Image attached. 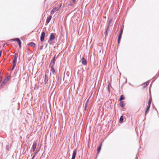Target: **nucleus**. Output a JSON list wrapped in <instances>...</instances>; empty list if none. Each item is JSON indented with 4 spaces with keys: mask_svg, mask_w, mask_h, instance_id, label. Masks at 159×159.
Instances as JSON below:
<instances>
[{
    "mask_svg": "<svg viewBox=\"0 0 159 159\" xmlns=\"http://www.w3.org/2000/svg\"><path fill=\"white\" fill-rule=\"evenodd\" d=\"M55 38V34L53 33H51L50 35L49 39L48 41V43L50 44H51L52 43L51 42L53 40H54Z\"/></svg>",
    "mask_w": 159,
    "mask_h": 159,
    "instance_id": "nucleus-1",
    "label": "nucleus"
},
{
    "mask_svg": "<svg viewBox=\"0 0 159 159\" xmlns=\"http://www.w3.org/2000/svg\"><path fill=\"white\" fill-rule=\"evenodd\" d=\"M45 33L44 30H43L40 37V40L41 42H42L44 41L45 38Z\"/></svg>",
    "mask_w": 159,
    "mask_h": 159,
    "instance_id": "nucleus-2",
    "label": "nucleus"
},
{
    "mask_svg": "<svg viewBox=\"0 0 159 159\" xmlns=\"http://www.w3.org/2000/svg\"><path fill=\"white\" fill-rule=\"evenodd\" d=\"M56 61V54H55L53 58L52 59L49 65H55V63Z\"/></svg>",
    "mask_w": 159,
    "mask_h": 159,
    "instance_id": "nucleus-3",
    "label": "nucleus"
},
{
    "mask_svg": "<svg viewBox=\"0 0 159 159\" xmlns=\"http://www.w3.org/2000/svg\"><path fill=\"white\" fill-rule=\"evenodd\" d=\"M77 153V150L76 149H75L73 151L72 154V157H71V159H75V156L76 154Z\"/></svg>",
    "mask_w": 159,
    "mask_h": 159,
    "instance_id": "nucleus-4",
    "label": "nucleus"
},
{
    "mask_svg": "<svg viewBox=\"0 0 159 159\" xmlns=\"http://www.w3.org/2000/svg\"><path fill=\"white\" fill-rule=\"evenodd\" d=\"M81 60L82 63L83 65L86 66L87 65V60L85 59L84 57H82Z\"/></svg>",
    "mask_w": 159,
    "mask_h": 159,
    "instance_id": "nucleus-5",
    "label": "nucleus"
},
{
    "mask_svg": "<svg viewBox=\"0 0 159 159\" xmlns=\"http://www.w3.org/2000/svg\"><path fill=\"white\" fill-rule=\"evenodd\" d=\"M55 65H49V67L51 68V71H52L53 75H55V70L53 68Z\"/></svg>",
    "mask_w": 159,
    "mask_h": 159,
    "instance_id": "nucleus-6",
    "label": "nucleus"
},
{
    "mask_svg": "<svg viewBox=\"0 0 159 159\" xmlns=\"http://www.w3.org/2000/svg\"><path fill=\"white\" fill-rule=\"evenodd\" d=\"M60 7H59L58 8H57V7H55L54 8H53L51 10V14H53L55 12V11L57 10V11H58L59 10V9Z\"/></svg>",
    "mask_w": 159,
    "mask_h": 159,
    "instance_id": "nucleus-7",
    "label": "nucleus"
},
{
    "mask_svg": "<svg viewBox=\"0 0 159 159\" xmlns=\"http://www.w3.org/2000/svg\"><path fill=\"white\" fill-rule=\"evenodd\" d=\"M150 107V106L148 105L146 108V110L145 111V114L146 116L149 111V109Z\"/></svg>",
    "mask_w": 159,
    "mask_h": 159,
    "instance_id": "nucleus-8",
    "label": "nucleus"
},
{
    "mask_svg": "<svg viewBox=\"0 0 159 159\" xmlns=\"http://www.w3.org/2000/svg\"><path fill=\"white\" fill-rule=\"evenodd\" d=\"M37 143L36 142H34L32 146V151L34 152L35 151V150L36 148V146H37Z\"/></svg>",
    "mask_w": 159,
    "mask_h": 159,
    "instance_id": "nucleus-9",
    "label": "nucleus"
},
{
    "mask_svg": "<svg viewBox=\"0 0 159 159\" xmlns=\"http://www.w3.org/2000/svg\"><path fill=\"white\" fill-rule=\"evenodd\" d=\"M52 18V16H48L47 18V19L46 21V23L47 24H48L50 22Z\"/></svg>",
    "mask_w": 159,
    "mask_h": 159,
    "instance_id": "nucleus-10",
    "label": "nucleus"
},
{
    "mask_svg": "<svg viewBox=\"0 0 159 159\" xmlns=\"http://www.w3.org/2000/svg\"><path fill=\"white\" fill-rule=\"evenodd\" d=\"M102 142L101 143V144H100V145L99 146V147H98V148L97 149L98 155L99 154V153L100 151V150L101 149V147H102Z\"/></svg>",
    "mask_w": 159,
    "mask_h": 159,
    "instance_id": "nucleus-11",
    "label": "nucleus"
},
{
    "mask_svg": "<svg viewBox=\"0 0 159 159\" xmlns=\"http://www.w3.org/2000/svg\"><path fill=\"white\" fill-rule=\"evenodd\" d=\"M120 106L122 107H124L125 106V104L124 103V102L123 101H120Z\"/></svg>",
    "mask_w": 159,
    "mask_h": 159,
    "instance_id": "nucleus-12",
    "label": "nucleus"
},
{
    "mask_svg": "<svg viewBox=\"0 0 159 159\" xmlns=\"http://www.w3.org/2000/svg\"><path fill=\"white\" fill-rule=\"evenodd\" d=\"M45 79L44 80V82H45V84H46L47 82L48 81V78L47 76V75L46 74L45 75Z\"/></svg>",
    "mask_w": 159,
    "mask_h": 159,
    "instance_id": "nucleus-13",
    "label": "nucleus"
},
{
    "mask_svg": "<svg viewBox=\"0 0 159 159\" xmlns=\"http://www.w3.org/2000/svg\"><path fill=\"white\" fill-rule=\"evenodd\" d=\"M18 57V53H15L14 55V59L13 60L17 61V58Z\"/></svg>",
    "mask_w": 159,
    "mask_h": 159,
    "instance_id": "nucleus-14",
    "label": "nucleus"
},
{
    "mask_svg": "<svg viewBox=\"0 0 159 159\" xmlns=\"http://www.w3.org/2000/svg\"><path fill=\"white\" fill-rule=\"evenodd\" d=\"M152 100V98L151 96V95H150V97L148 101V105L151 106V103Z\"/></svg>",
    "mask_w": 159,
    "mask_h": 159,
    "instance_id": "nucleus-15",
    "label": "nucleus"
},
{
    "mask_svg": "<svg viewBox=\"0 0 159 159\" xmlns=\"http://www.w3.org/2000/svg\"><path fill=\"white\" fill-rule=\"evenodd\" d=\"M124 117L123 116H121L120 118L119 119V122L120 123H122L123 122Z\"/></svg>",
    "mask_w": 159,
    "mask_h": 159,
    "instance_id": "nucleus-16",
    "label": "nucleus"
},
{
    "mask_svg": "<svg viewBox=\"0 0 159 159\" xmlns=\"http://www.w3.org/2000/svg\"><path fill=\"white\" fill-rule=\"evenodd\" d=\"M28 45L29 46H30L32 47H35V44L32 42H30Z\"/></svg>",
    "mask_w": 159,
    "mask_h": 159,
    "instance_id": "nucleus-17",
    "label": "nucleus"
},
{
    "mask_svg": "<svg viewBox=\"0 0 159 159\" xmlns=\"http://www.w3.org/2000/svg\"><path fill=\"white\" fill-rule=\"evenodd\" d=\"M149 82L148 81L145 82L144 84V85L143 86V88H145L146 87V86L149 84Z\"/></svg>",
    "mask_w": 159,
    "mask_h": 159,
    "instance_id": "nucleus-18",
    "label": "nucleus"
},
{
    "mask_svg": "<svg viewBox=\"0 0 159 159\" xmlns=\"http://www.w3.org/2000/svg\"><path fill=\"white\" fill-rule=\"evenodd\" d=\"M125 97L123 95H121L120 96V99H119V101H121V100H124L125 99Z\"/></svg>",
    "mask_w": 159,
    "mask_h": 159,
    "instance_id": "nucleus-19",
    "label": "nucleus"
},
{
    "mask_svg": "<svg viewBox=\"0 0 159 159\" xmlns=\"http://www.w3.org/2000/svg\"><path fill=\"white\" fill-rule=\"evenodd\" d=\"M17 42L18 43L19 47L20 48L21 46V42L20 39L18 41H17Z\"/></svg>",
    "mask_w": 159,
    "mask_h": 159,
    "instance_id": "nucleus-20",
    "label": "nucleus"
},
{
    "mask_svg": "<svg viewBox=\"0 0 159 159\" xmlns=\"http://www.w3.org/2000/svg\"><path fill=\"white\" fill-rule=\"evenodd\" d=\"M122 36H118V40H117V42L118 44H119L120 43V41L121 40V39Z\"/></svg>",
    "mask_w": 159,
    "mask_h": 159,
    "instance_id": "nucleus-21",
    "label": "nucleus"
},
{
    "mask_svg": "<svg viewBox=\"0 0 159 159\" xmlns=\"http://www.w3.org/2000/svg\"><path fill=\"white\" fill-rule=\"evenodd\" d=\"M123 28H122V27L120 29V34H119V35L122 36V34H123Z\"/></svg>",
    "mask_w": 159,
    "mask_h": 159,
    "instance_id": "nucleus-22",
    "label": "nucleus"
},
{
    "mask_svg": "<svg viewBox=\"0 0 159 159\" xmlns=\"http://www.w3.org/2000/svg\"><path fill=\"white\" fill-rule=\"evenodd\" d=\"M11 78V76L10 75L8 76L4 80H6V81L8 80Z\"/></svg>",
    "mask_w": 159,
    "mask_h": 159,
    "instance_id": "nucleus-23",
    "label": "nucleus"
},
{
    "mask_svg": "<svg viewBox=\"0 0 159 159\" xmlns=\"http://www.w3.org/2000/svg\"><path fill=\"white\" fill-rule=\"evenodd\" d=\"M19 38H15L13 39H12L11 40V41H16L17 42V41H18L19 40Z\"/></svg>",
    "mask_w": 159,
    "mask_h": 159,
    "instance_id": "nucleus-24",
    "label": "nucleus"
},
{
    "mask_svg": "<svg viewBox=\"0 0 159 159\" xmlns=\"http://www.w3.org/2000/svg\"><path fill=\"white\" fill-rule=\"evenodd\" d=\"M112 19H111L108 22V25L107 26L108 27H109L110 26V25L112 23Z\"/></svg>",
    "mask_w": 159,
    "mask_h": 159,
    "instance_id": "nucleus-25",
    "label": "nucleus"
},
{
    "mask_svg": "<svg viewBox=\"0 0 159 159\" xmlns=\"http://www.w3.org/2000/svg\"><path fill=\"white\" fill-rule=\"evenodd\" d=\"M17 61L13 60V65L16 66V64Z\"/></svg>",
    "mask_w": 159,
    "mask_h": 159,
    "instance_id": "nucleus-26",
    "label": "nucleus"
},
{
    "mask_svg": "<svg viewBox=\"0 0 159 159\" xmlns=\"http://www.w3.org/2000/svg\"><path fill=\"white\" fill-rule=\"evenodd\" d=\"M106 31L107 32H109V31H110V30L109 29V27H108V26L107 27V28L106 30Z\"/></svg>",
    "mask_w": 159,
    "mask_h": 159,
    "instance_id": "nucleus-27",
    "label": "nucleus"
},
{
    "mask_svg": "<svg viewBox=\"0 0 159 159\" xmlns=\"http://www.w3.org/2000/svg\"><path fill=\"white\" fill-rule=\"evenodd\" d=\"M9 145H7L6 146V149L8 151L9 150Z\"/></svg>",
    "mask_w": 159,
    "mask_h": 159,
    "instance_id": "nucleus-28",
    "label": "nucleus"
},
{
    "mask_svg": "<svg viewBox=\"0 0 159 159\" xmlns=\"http://www.w3.org/2000/svg\"><path fill=\"white\" fill-rule=\"evenodd\" d=\"M105 38L106 39L107 36L108 35V32L105 31Z\"/></svg>",
    "mask_w": 159,
    "mask_h": 159,
    "instance_id": "nucleus-29",
    "label": "nucleus"
},
{
    "mask_svg": "<svg viewBox=\"0 0 159 159\" xmlns=\"http://www.w3.org/2000/svg\"><path fill=\"white\" fill-rule=\"evenodd\" d=\"M154 81H155V80H152V82H151V84H150V87H149V90H150V88H151V87L152 85V83H153V82Z\"/></svg>",
    "mask_w": 159,
    "mask_h": 159,
    "instance_id": "nucleus-30",
    "label": "nucleus"
},
{
    "mask_svg": "<svg viewBox=\"0 0 159 159\" xmlns=\"http://www.w3.org/2000/svg\"><path fill=\"white\" fill-rule=\"evenodd\" d=\"M110 85H107V90L108 91H110Z\"/></svg>",
    "mask_w": 159,
    "mask_h": 159,
    "instance_id": "nucleus-31",
    "label": "nucleus"
},
{
    "mask_svg": "<svg viewBox=\"0 0 159 159\" xmlns=\"http://www.w3.org/2000/svg\"><path fill=\"white\" fill-rule=\"evenodd\" d=\"M90 97H91V96H90V97L87 99V100H86V102H88L89 103V99L90 98Z\"/></svg>",
    "mask_w": 159,
    "mask_h": 159,
    "instance_id": "nucleus-32",
    "label": "nucleus"
},
{
    "mask_svg": "<svg viewBox=\"0 0 159 159\" xmlns=\"http://www.w3.org/2000/svg\"><path fill=\"white\" fill-rule=\"evenodd\" d=\"M159 75H157L154 76V78L157 79L159 77Z\"/></svg>",
    "mask_w": 159,
    "mask_h": 159,
    "instance_id": "nucleus-33",
    "label": "nucleus"
},
{
    "mask_svg": "<svg viewBox=\"0 0 159 159\" xmlns=\"http://www.w3.org/2000/svg\"><path fill=\"white\" fill-rule=\"evenodd\" d=\"M43 45L42 44V46H41L39 49L40 50H42L43 48Z\"/></svg>",
    "mask_w": 159,
    "mask_h": 159,
    "instance_id": "nucleus-34",
    "label": "nucleus"
},
{
    "mask_svg": "<svg viewBox=\"0 0 159 159\" xmlns=\"http://www.w3.org/2000/svg\"><path fill=\"white\" fill-rule=\"evenodd\" d=\"M87 106H86L85 105L84 107V110H85V111L87 110Z\"/></svg>",
    "mask_w": 159,
    "mask_h": 159,
    "instance_id": "nucleus-35",
    "label": "nucleus"
},
{
    "mask_svg": "<svg viewBox=\"0 0 159 159\" xmlns=\"http://www.w3.org/2000/svg\"><path fill=\"white\" fill-rule=\"evenodd\" d=\"M2 79V76L0 75V81L1 82V80Z\"/></svg>",
    "mask_w": 159,
    "mask_h": 159,
    "instance_id": "nucleus-36",
    "label": "nucleus"
},
{
    "mask_svg": "<svg viewBox=\"0 0 159 159\" xmlns=\"http://www.w3.org/2000/svg\"><path fill=\"white\" fill-rule=\"evenodd\" d=\"M6 80H4L2 82V84H5V83H6Z\"/></svg>",
    "mask_w": 159,
    "mask_h": 159,
    "instance_id": "nucleus-37",
    "label": "nucleus"
},
{
    "mask_svg": "<svg viewBox=\"0 0 159 159\" xmlns=\"http://www.w3.org/2000/svg\"><path fill=\"white\" fill-rule=\"evenodd\" d=\"M15 66H14V65H13V66H12V70H14V69L15 68Z\"/></svg>",
    "mask_w": 159,
    "mask_h": 159,
    "instance_id": "nucleus-38",
    "label": "nucleus"
},
{
    "mask_svg": "<svg viewBox=\"0 0 159 159\" xmlns=\"http://www.w3.org/2000/svg\"><path fill=\"white\" fill-rule=\"evenodd\" d=\"M76 0H72V3H75V2Z\"/></svg>",
    "mask_w": 159,
    "mask_h": 159,
    "instance_id": "nucleus-39",
    "label": "nucleus"
},
{
    "mask_svg": "<svg viewBox=\"0 0 159 159\" xmlns=\"http://www.w3.org/2000/svg\"><path fill=\"white\" fill-rule=\"evenodd\" d=\"M35 156V155H34L32 157V159H34V157Z\"/></svg>",
    "mask_w": 159,
    "mask_h": 159,
    "instance_id": "nucleus-40",
    "label": "nucleus"
},
{
    "mask_svg": "<svg viewBox=\"0 0 159 159\" xmlns=\"http://www.w3.org/2000/svg\"><path fill=\"white\" fill-rule=\"evenodd\" d=\"M88 104H89V103L88 102H86L85 103V105L86 106H88Z\"/></svg>",
    "mask_w": 159,
    "mask_h": 159,
    "instance_id": "nucleus-41",
    "label": "nucleus"
},
{
    "mask_svg": "<svg viewBox=\"0 0 159 159\" xmlns=\"http://www.w3.org/2000/svg\"><path fill=\"white\" fill-rule=\"evenodd\" d=\"M38 151H36V152H34V154L35 155H36L38 153Z\"/></svg>",
    "mask_w": 159,
    "mask_h": 159,
    "instance_id": "nucleus-42",
    "label": "nucleus"
},
{
    "mask_svg": "<svg viewBox=\"0 0 159 159\" xmlns=\"http://www.w3.org/2000/svg\"><path fill=\"white\" fill-rule=\"evenodd\" d=\"M6 44V43H4V44H3V47H4L5 46Z\"/></svg>",
    "mask_w": 159,
    "mask_h": 159,
    "instance_id": "nucleus-43",
    "label": "nucleus"
},
{
    "mask_svg": "<svg viewBox=\"0 0 159 159\" xmlns=\"http://www.w3.org/2000/svg\"><path fill=\"white\" fill-rule=\"evenodd\" d=\"M45 48L47 46V45L46 44V45H45Z\"/></svg>",
    "mask_w": 159,
    "mask_h": 159,
    "instance_id": "nucleus-44",
    "label": "nucleus"
},
{
    "mask_svg": "<svg viewBox=\"0 0 159 159\" xmlns=\"http://www.w3.org/2000/svg\"><path fill=\"white\" fill-rule=\"evenodd\" d=\"M155 110H156V111H157V112H157V109H155Z\"/></svg>",
    "mask_w": 159,
    "mask_h": 159,
    "instance_id": "nucleus-45",
    "label": "nucleus"
},
{
    "mask_svg": "<svg viewBox=\"0 0 159 159\" xmlns=\"http://www.w3.org/2000/svg\"><path fill=\"white\" fill-rule=\"evenodd\" d=\"M53 80H54V76H53Z\"/></svg>",
    "mask_w": 159,
    "mask_h": 159,
    "instance_id": "nucleus-46",
    "label": "nucleus"
},
{
    "mask_svg": "<svg viewBox=\"0 0 159 159\" xmlns=\"http://www.w3.org/2000/svg\"><path fill=\"white\" fill-rule=\"evenodd\" d=\"M46 84H45V82H44V85H46Z\"/></svg>",
    "mask_w": 159,
    "mask_h": 159,
    "instance_id": "nucleus-47",
    "label": "nucleus"
},
{
    "mask_svg": "<svg viewBox=\"0 0 159 159\" xmlns=\"http://www.w3.org/2000/svg\"><path fill=\"white\" fill-rule=\"evenodd\" d=\"M1 83V82L0 81V83Z\"/></svg>",
    "mask_w": 159,
    "mask_h": 159,
    "instance_id": "nucleus-48",
    "label": "nucleus"
}]
</instances>
